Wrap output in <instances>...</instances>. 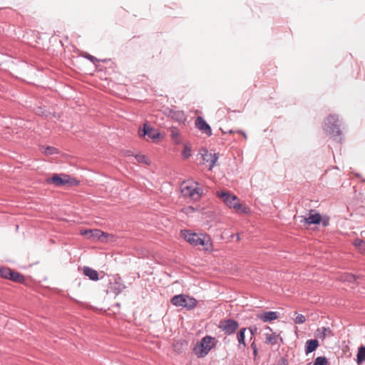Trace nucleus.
I'll return each instance as SVG.
<instances>
[{"instance_id": "nucleus-35", "label": "nucleus", "mask_w": 365, "mask_h": 365, "mask_svg": "<svg viewBox=\"0 0 365 365\" xmlns=\"http://www.w3.org/2000/svg\"><path fill=\"white\" fill-rule=\"evenodd\" d=\"M178 135V132H175L174 130H172V133H171V137H172V139L173 140H175L176 143H180V140H177L176 138Z\"/></svg>"}, {"instance_id": "nucleus-14", "label": "nucleus", "mask_w": 365, "mask_h": 365, "mask_svg": "<svg viewBox=\"0 0 365 365\" xmlns=\"http://www.w3.org/2000/svg\"><path fill=\"white\" fill-rule=\"evenodd\" d=\"M108 236V234H106L104 232H102L100 230L98 229H93V232L90 234V236L88 237V240H99L101 241H104L103 240V237H107Z\"/></svg>"}, {"instance_id": "nucleus-20", "label": "nucleus", "mask_w": 365, "mask_h": 365, "mask_svg": "<svg viewBox=\"0 0 365 365\" xmlns=\"http://www.w3.org/2000/svg\"><path fill=\"white\" fill-rule=\"evenodd\" d=\"M265 343L270 345H275L277 344L278 336L275 333H265Z\"/></svg>"}, {"instance_id": "nucleus-15", "label": "nucleus", "mask_w": 365, "mask_h": 365, "mask_svg": "<svg viewBox=\"0 0 365 365\" xmlns=\"http://www.w3.org/2000/svg\"><path fill=\"white\" fill-rule=\"evenodd\" d=\"M195 187L192 185H189L186 182H183L181 185V192L185 196L193 197L195 195Z\"/></svg>"}, {"instance_id": "nucleus-34", "label": "nucleus", "mask_w": 365, "mask_h": 365, "mask_svg": "<svg viewBox=\"0 0 365 365\" xmlns=\"http://www.w3.org/2000/svg\"><path fill=\"white\" fill-rule=\"evenodd\" d=\"M323 227H327L329 225V218L328 217H325L322 218V221H321Z\"/></svg>"}, {"instance_id": "nucleus-38", "label": "nucleus", "mask_w": 365, "mask_h": 365, "mask_svg": "<svg viewBox=\"0 0 365 365\" xmlns=\"http://www.w3.org/2000/svg\"><path fill=\"white\" fill-rule=\"evenodd\" d=\"M363 244L364 242L362 240H356L354 242V245L358 247L361 246Z\"/></svg>"}, {"instance_id": "nucleus-30", "label": "nucleus", "mask_w": 365, "mask_h": 365, "mask_svg": "<svg viewBox=\"0 0 365 365\" xmlns=\"http://www.w3.org/2000/svg\"><path fill=\"white\" fill-rule=\"evenodd\" d=\"M306 321V318L303 314H297L294 319V322L298 324H303Z\"/></svg>"}, {"instance_id": "nucleus-5", "label": "nucleus", "mask_w": 365, "mask_h": 365, "mask_svg": "<svg viewBox=\"0 0 365 365\" xmlns=\"http://www.w3.org/2000/svg\"><path fill=\"white\" fill-rule=\"evenodd\" d=\"M219 328L227 335H231L239 328V323L232 319L220 321Z\"/></svg>"}, {"instance_id": "nucleus-6", "label": "nucleus", "mask_w": 365, "mask_h": 365, "mask_svg": "<svg viewBox=\"0 0 365 365\" xmlns=\"http://www.w3.org/2000/svg\"><path fill=\"white\" fill-rule=\"evenodd\" d=\"M73 181H75L73 178H71L68 175L64 174H55L46 180L47 183H53L57 187H61L66 184H73Z\"/></svg>"}, {"instance_id": "nucleus-36", "label": "nucleus", "mask_w": 365, "mask_h": 365, "mask_svg": "<svg viewBox=\"0 0 365 365\" xmlns=\"http://www.w3.org/2000/svg\"><path fill=\"white\" fill-rule=\"evenodd\" d=\"M248 330L250 331L251 335L254 336L257 333V329L255 327H250Z\"/></svg>"}, {"instance_id": "nucleus-8", "label": "nucleus", "mask_w": 365, "mask_h": 365, "mask_svg": "<svg viewBox=\"0 0 365 365\" xmlns=\"http://www.w3.org/2000/svg\"><path fill=\"white\" fill-rule=\"evenodd\" d=\"M200 154L202 156L203 163H209L208 169L211 170L219 158V153H209L206 148H202Z\"/></svg>"}, {"instance_id": "nucleus-40", "label": "nucleus", "mask_w": 365, "mask_h": 365, "mask_svg": "<svg viewBox=\"0 0 365 365\" xmlns=\"http://www.w3.org/2000/svg\"><path fill=\"white\" fill-rule=\"evenodd\" d=\"M285 362H286V360L284 359L282 360V362L277 364V365H287V364Z\"/></svg>"}, {"instance_id": "nucleus-41", "label": "nucleus", "mask_w": 365, "mask_h": 365, "mask_svg": "<svg viewBox=\"0 0 365 365\" xmlns=\"http://www.w3.org/2000/svg\"><path fill=\"white\" fill-rule=\"evenodd\" d=\"M265 329H267V330H269V331H272V329H270V327H267Z\"/></svg>"}, {"instance_id": "nucleus-18", "label": "nucleus", "mask_w": 365, "mask_h": 365, "mask_svg": "<svg viewBox=\"0 0 365 365\" xmlns=\"http://www.w3.org/2000/svg\"><path fill=\"white\" fill-rule=\"evenodd\" d=\"M125 288V285L117 280L110 284V289L116 295L119 294Z\"/></svg>"}, {"instance_id": "nucleus-9", "label": "nucleus", "mask_w": 365, "mask_h": 365, "mask_svg": "<svg viewBox=\"0 0 365 365\" xmlns=\"http://www.w3.org/2000/svg\"><path fill=\"white\" fill-rule=\"evenodd\" d=\"M314 210H310L309 211V215L308 217L304 216H299L301 218L300 222L307 224L308 225H319L321 223V221H322V217L319 213H314Z\"/></svg>"}, {"instance_id": "nucleus-13", "label": "nucleus", "mask_w": 365, "mask_h": 365, "mask_svg": "<svg viewBox=\"0 0 365 365\" xmlns=\"http://www.w3.org/2000/svg\"><path fill=\"white\" fill-rule=\"evenodd\" d=\"M319 346V341L317 339H309L306 341L305 353L309 354L315 351Z\"/></svg>"}, {"instance_id": "nucleus-27", "label": "nucleus", "mask_w": 365, "mask_h": 365, "mask_svg": "<svg viewBox=\"0 0 365 365\" xmlns=\"http://www.w3.org/2000/svg\"><path fill=\"white\" fill-rule=\"evenodd\" d=\"M182 155L183 158H185V159H188L192 155V150L187 145H185L184 146V149L182 150Z\"/></svg>"}, {"instance_id": "nucleus-10", "label": "nucleus", "mask_w": 365, "mask_h": 365, "mask_svg": "<svg viewBox=\"0 0 365 365\" xmlns=\"http://www.w3.org/2000/svg\"><path fill=\"white\" fill-rule=\"evenodd\" d=\"M195 124L196 128L202 133L206 134L207 136L212 135L211 127L202 117L197 116L195 119Z\"/></svg>"}, {"instance_id": "nucleus-17", "label": "nucleus", "mask_w": 365, "mask_h": 365, "mask_svg": "<svg viewBox=\"0 0 365 365\" xmlns=\"http://www.w3.org/2000/svg\"><path fill=\"white\" fill-rule=\"evenodd\" d=\"M186 295L178 294L175 295L171 299V303L176 307H185Z\"/></svg>"}, {"instance_id": "nucleus-31", "label": "nucleus", "mask_w": 365, "mask_h": 365, "mask_svg": "<svg viewBox=\"0 0 365 365\" xmlns=\"http://www.w3.org/2000/svg\"><path fill=\"white\" fill-rule=\"evenodd\" d=\"M93 232V230H81L80 234L82 236L86 237L88 240V237L90 236V234Z\"/></svg>"}, {"instance_id": "nucleus-22", "label": "nucleus", "mask_w": 365, "mask_h": 365, "mask_svg": "<svg viewBox=\"0 0 365 365\" xmlns=\"http://www.w3.org/2000/svg\"><path fill=\"white\" fill-rule=\"evenodd\" d=\"M365 361V346H361L358 349L356 355V362L358 364H361Z\"/></svg>"}, {"instance_id": "nucleus-11", "label": "nucleus", "mask_w": 365, "mask_h": 365, "mask_svg": "<svg viewBox=\"0 0 365 365\" xmlns=\"http://www.w3.org/2000/svg\"><path fill=\"white\" fill-rule=\"evenodd\" d=\"M257 318L264 322H272L278 318V313L272 311L264 312L258 314Z\"/></svg>"}, {"instance_id": "nucleus-23", "label": "nucleus", "mask_w": 365, "mask_h": 365, "mask_svg": "<svg viewBox=\"0 0 365 365\" xmlns=\"http://www.w3.org/2000/svg\"><path fill=\"white\" fill-rule=\"evenodd\" d=\"M359 278V276L351 273H346L343 276V280L349 283H355Z\"/></svg>"}, {"instance_id": "nucleus-33", "label": "nucleus", "mask_w": 365, "mask_h": 365, "mask_svg": "<svg viewBox=\"0 0 365 365\" xmlns=\"http://www.w3.org/2000/svg\"><path fill=\"white\" fill-rule=\"evenodd\" d=\"M86 58L87 59H88L89 61H91L92 63H95L96 62H98V61H99V60H98L97 58H96L95 56H91V55H90V54H88V55L86 56Z\"/></svg>"}, {"instance_id": "nucleus-29", "label": "nucleus", "mask_w": 365, "mask_h": 365, "mask_svg": "<svg viewBox=\"0 0 365 365\" xmlns=\"http://www.w3.org/2000/svg\"><path fill=\"white\" fill-rule=\"evenodd\" d=\"M135 158L138 163H144L145 164L149 163L148 160L145 155L138 154L135 156Z\"/></svg>"}, {"instance_id": "nucleus-7", "label": "nucleus", "mask_w": 365, "mask_h": 365, "mask_svg": "<svg viewBox=\"0 0 365 365\" xmlns=\"http://www.w3.org/2000/svg\"><path fill=\"white\" fill-rule=\"evenodd\" d=\"M138 135L140 137L148 136L149 139L156 140L160 136V132L150 125L148 123L143 124V128L138 129Z\"/></svg>"}, {"instance_id": "nucleus-1", "label": "nucleus", "mask_w": 365, "mask_h": 365, "mask_svg": "<svg viewBox=\"0 0 365 365\" xmlns=\"http://www.w3.org/2000/svg\"><path fill=\"white\" fill-rule=\"evenodd\" d=\"M339 117L336 115H329L324 120V130L334 140L341 142V130L337 122Z\"/></svg>"}, {"instance_id": "nucleus-24", "label": "nucleus", "mask_w": 365, "mask_h": 365, "mask_svg": "<svg viewBox=\"0 0 365 365\" xmlns=\"http://www.w3.org/2000/svg\"><path fill=\"white\" fill-rule=\"evenodd\" d=\"M11 275H9V279L16 282L23 283V275L11 270Z\"/></svg>"}, {"instance_id": "nucleus-2", "label": "nucleus", "mask_w": 365, "mask_h": 365, "mask_svg": "<svg viewBox=\"0 0 365 365\" xmlns=\"http://www.w3.org/2000/svg\"><path fill=\"white\" fill-rule=\"evenodd\" d=\"M215 338L210 336H204L200 341L196 344L193 349L195 354L198 358L205 357L212 349Z\"/></svg>"}, {"instance_id": "nucleus-4", "label": "nucleus", "mask_w": 365, "mask_h": 365, "mask_svg": "<svg viewBox=\"0 0 365 365\" xmlns=\"http://www.w3.org/2000/svg\"><path fill=\"white\" fill-rule=\"evenodd\" d=\"M217 195L219 197L222 198L224 202L230 208H234L236 210H242L245 212L242 209V205L240 203L237 197L235 195H232L228 192H217Z\"/></svg>"}, {"instance_id": "nucleus-12", "label": "nucleus", "mask_w": 365, "mask_h": 365, "mask_svg": "<svg viewBox=\"0 0 365 365\" xmlns=\"http://www.w3.org/2000/svg\"><path fill=\"white\" fill-rule=\"evenodd\" d=\"M169 115L177 122L182 123L186 120V116L182 110H170Z\"/></svg>"}, {"instance_id": "nucleus-42", "label": "nucleus", "mask_w": 365, "mask_h": 365, "mask_svg": "<svg viewBox=\"0 0 365 365\" xmlns=\"http://www.w3.org/2000/svg\"><path fill=\"white\" fill-rule=\"evenodd\" d=\"M243 135L245 136V138H246V134L245 133H242Z\"/></svg>"}, {"instance_id": "nucleus-25", "label": "nucleus", "mask_w": 365, "mask_h": 365, "mask_svg": "<svg viewBox=\"0 0 365 365\" xmlns=\"http://www.w3.org/2000/svg\"><path fill=\"white\" fill-rule=\"evenodd\" d=\"M11 269L8 267H0V277L9 279V275H11Z\"/></svg>"}, {"instance_id": "nucleus-26", "label": "nucleus", "mask_w": 365, "mask_h": 365, "mask_svg": "<svg viewBox=\"0 0 365 365\" xmlns=\"http://www.w3.org/2000/svg\"><path fill=\"white\" fill-rule=\"evenodd\" d=\"M43 153L46 155L57 154L58 153V149L55 147L47 146L43 149Z\"/></svg>"}, {"instance_id": "nucleus-39", "label": "nucleus", "mask_w": 365, "mask_h": 365, "mask_svg": "<svg viewBox=\"0 0 365 365\" xmlns=\"http://www.w3.org/2000/svg\"><path fill=\"white\" fill-rule=\"evenodd\" d=\"M322 332L321 333L322 337L325 338V336H326L325 332L327 331V329L325 327H322Z\"/></svg>"}, {"instance_id": "nucleus-28", "label": "nucleus", "mask_w": 365, "mask_h": 365, "mask_svg": "<svg viewBox=\"0 0 365 365\" xmlns=\"http://www.w3.org/2000/svg\"><path fill=\"white\" fill-rule=\"evenodd\" d=\"M327 359L325 356H318L314 363V365H327Z\"/></svg>"}, {"instance_id": "nucleus-37", "label": "nucleus", "mask_w": 365, "mask_h": 365, "mask_svg": "<svg viewBox=\"0 0 365 365\" xmlns=\"http://www.w3.org/2000/svg\"><path fill=\"white\" fill-rule=\"evenodd\" d=\"M194 190H195V194H197L199 196H201L202 195V192H203L202 188L195 187Z\"/></svg>"}, {"instance_id": "nucleus-32", "label": "nucleus", "mask_w": 365, "mask_h": 365, "mask_svg": "<svg viewBox=\"0 0 365 365\" xmlns=\"http://www.w3.org/2000/svg\"><path fill=\"white\" fill-rule=\"evenodd\" d=\"M251 348L253 350L254 356H257V354H258V349H257V344H256L255 341L252 342Z\"/></svg>"}, {"instance_id": "nucleus-16", "label": "nucleus", "mask_w": 365, "mask_h": 365, "mask_svg": "<svg viewBox=\"0 0 365 365\" xmlns=\"http://www.w3.org/2000/svg\"><path fill=\"white\" fill-rule=\"evenodd\" d=\"M83 274L91 280L96 281L98 279V273L96 270L89 267H83Z\"/></svg>"}, {"instance_id": "nucleus-19", "label": "nucleus", "mask_w": 365, "mask_h": 365, "mask_svg": "<svg viewBox=\"0 0 365 365\" xmlns=\"http://www.w3.org/2000/svg\"><path fill=\"white\" fill-rule=\"evenodd\" d=\"M197 302L194 297L186 295L184 307L185 308H186L187 310H191L197 306Z\"/></svg>"}, {"instance_id": "nucleus-3", "label": "nucleus", "mask_w": 365, "mask_h": 365, "mask_svg": "<svg viewBox=\"0 0 365 365\" xmlns=\"http://www.w3.org/2000/svg\"><path fill=\"white\" fill-rule=\"evenodd\" d=\"M181 232L185 240L192 245L203 246L207 244L206 238H208L207 235L191 232L187 230H182Z\"/></svg>"}, {"instance_id": "nucleus-21", "label": "nucleus", "mask_w": 365, "mask_h": 365, "mask_svg": "<svg viewBox=\"0 0 365 365\" xmlns=\"http://www.w3.org/2000/svg\"><path fill=\"white\" fill-rule=\"evenodd\" d=\"M247 330V328H242L240 330V331L237 333V341L239 342V348H240L241 345H242L243 347L246 346L245 343V331Z\"/></svg>"}]
</instances>
